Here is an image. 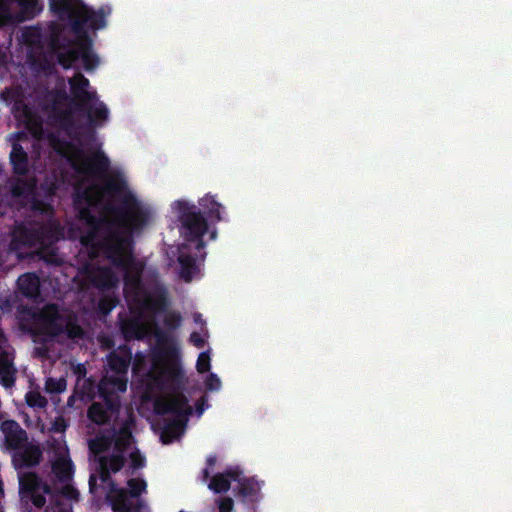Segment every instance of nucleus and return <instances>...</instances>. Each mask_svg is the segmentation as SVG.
Masks as SVG:
<instances>
[{
    "label": "nucleus",
    "instance_id": "f257e3e1",
    "mask_svg": "<svg viewBox=\"0 0 512 512\" xmlns=\"http://www.w3.org/2000/svg\"><path fill=\"white\" fill-rule=\"evenodd\" d=\"M126 196L125 211L109 214L98 224L94 223L88 211H80L81 219L93 230L91 234L82 238V242L94 246L100 236L109 234L103 244V250L109 258L123 266L126 283L134 284L141 266L131 260L128 232L138 228L147 219L148 211L130 192Z\"/></svg>",
    "mask_w": 512,
    "mask_h": 512
},
{
    "label": "nucleus",
    "instance_id": "f03ea898",
    "mask_svg": "<svg viewBox=\"0 0 512 512\" xmlns=\"http://www.w3.org/2000/svg\"><path fill=\"white\" fill-rule=\"evenodd\" d=\"M172 209L181 217L182 221L181 233L186 243L179 250L178 260L181 265V277L189 281L199 270L194 257H191L189 253L203 247L205 235L208 234L210 239H214L215 232L209 231L200 215L190 211L186 201H175L172 204Z\"/></svg>",
    "mask_w": 512,
    "mask_h": 512
},
{
    "label": "nucleus",
    "instance_id": "7ed1b4c3",
    "mask_svg": "<svg viewBox=\"0 0 512 512\" xmlns=\"http://www.w3.org/2000/svg\"><path fill=\"white\" fill-rule=\"evenodd\" d=\"M90 448L97 454L112 450L110 456H104L99 459L101 468L100 480L102 483L107 481L109 471L116 472L121 468L124 455L130 457L135 468L142 466L144 461L139 451L132 444L129 425H125L121 429L114 441L100 437L90 443Z\"/></svg>",
    "mask_w": 512,
    "mask_h": 512
},
{
    "label": "nucleus",
    "instance_id": "20e7f679",
    "mask_svg": "<svg viewBox=\"0 0 512 512\" xmlns=\"http://www.w3.org/2000/svg\"><path fill=\"white\" fill-rule=\"evenodd\" d=\"M71 96L76 106L85 109L93 123H100L107 119L108 110L99 102L94 91L90 89L89 81L77 74L70 80Z\"/></svg>",
    "mask_w": 512,
    "mask_h": 512
},
{
    "label": "nucleus",
    "instance_id": "39448f33",
    "mask_svg": "<svg viewBox=\"0 0 512 512\" xmlns=\"http://www.w3.org/2000/svg\"><path fill=\"white\" fill-rule=\"evenodd\" d=\"M2 430L6 434L7 443L14 449L13 463L16 469L32 466L38 463L40 457L39 449L24 441V432L14 421H7L2 424Z\"/></svg>",
    "mask_w": 512,
    "mask_h": 512
},
{
    "label": "nucleus",
    "instance_id": "423d86ee",
    "mask_svg": "<svg viewBox=\"0 0 512 512\" xmlns=\"http://www.w3.org/2000/svg\"><path fill=\"white\" fill-rule=\"evenodd\" d=\"M158 413H173L176 420L173 424L167 425L161 432V440L168 444L177 439L184 431V418L190 412L184 397L181 394H173L159 399L156 403Z\"/></svg>",
    "mask_w": 512,
    "mask_h": 512
},
{
    "label": "nucleus",
    "instance_id": "0eeeda50",
    "mask_svg": "<svg viewBox=\"0 0 512 512\" xmlns=\"http://www.w3.org/2000/svg\"><path fill=\"white\" fill-rule=\"evenodd\" d=\"M50 5L63 18L73 19L77 24H84L92 29H99L105 25L102 10L92 11L79 0H50Z\"/></svg>",
    "mask_w": 512,
    "mask_h": 512
},
{
    "label": "nucleus",
    "instance_id": "6e6552de",
    "mask_svg": "<svg viewBox=\"0 0 512 512\" xmlns=\"http://www.w3.org/2000/svg\"><path fill=\"white\" fill-rule=\"evenodd\" d=\"M128 364V357L110 356L109 365L110 369L107 371L106 376L100 384V391L105 401L109 405H113L114 395L119 392H124L127 387L126 383V370Z\"/></svg>",
    "mask_w": 512,
    "mask_h": 512
},
{
    "label": "nucleus",
    "instance_id": "1a4fd4ad",
    "mask_svg": "<svg viewBox=\"0 0 512 512\" xmlns=\"http://www.w3.org/2000/svg\"><path fill=\"white\" fill-rule=\"evenodd\" d=\"M130 488V496H128L123 489H117L110 485L107 495L114 512H149L145 505L136 502L132 497L138 496L145 488V482L141 480H130L128 482Z\"/></svg>",
    "mask_w": 512,
    "mask_h": 512
},
{
    "label": "nucleus",
    "instance_id": "9d476101",
    "mask_svg": "<svg viewBox=\"0 0 512 512\" xmlns=\"http://www.w3.org/2000/svg\"><path fill=\"white\" fill-rule=\"evenodd\" d=\"M54 148L64 156H66L72 165L83 173H96L99 169L106 166L107 160L101 153H96L94 158H89L82 150L70 143L57 142Z\"/></svg>",
    "mask_w": 512,
    "mask_h": 512
},
{
    "label": "nucleus",
    "instance_id": "9b49d317",
    "mask_svg": "<svg viewBox=\"0 0 512 512\" xmlns=\"http://www.w3.org/2000/svg\"><path fill=\"white\" fill-rule=\"evenodd\" d=\"M41 10L37 0H0V25L7 20L22 21Z\"/></svg>",
    "mask_w": 512,
    "mask_h": 512
},
{
    "label": "nucleus",
    "instance_id": "f8f14e48",
    "mask_svg": "<svg viewBox=\"0 0 512 512\" xmlns=\"http://www.w3.org/2000/svg\"><path fill=\"white\" fill-rule=\"evenodd\" d=\"M78 59H81L86 70H91L98 64L97 57L86 41L81 42L75 48L67 51V53L59 54V61L65 68L71 67L73 62Z\"/></svg>",
    "mask_w": 512,
    "mask_h": 512
},
{
    "label": "nucleus",
    "instance_id": "ddd939ff",
    "mask_svg": "<svg viewBox=\"0 0 512 512\" xmlns=\"http://www.w3.org/2000/svg\"><path fill=\"white\" fill-rule=\"evenodd\" d=\"M175 373V366L172 361L166 357H157L153 360V367L148 375V385H158L161 383L160 378L164 380L170 379Z\"/></svg>",
    "mask_w": 512,
    "mask_h": 512
},
{
    "label": "nucleus",
    "instance_id": "4468645a",
    "mask_svg": "<svg viewBox=\"0 0 512 512\" xmlns=\"http://www.w3.org/2000/svg\"><path fill=\"white\" fill-rule=\"evenodd\" d=\"M14 372L12 355L9 348L5 346V339L0 333V381L3 386L10 387L13 384Z\"/></svg>",
    "mask_w": 512,
    "mask_h": 512
},
{
    "label": "nucleus",
    "instance_id": "2eb2a0df",
    "mask_svg": "<svg viewBox=\"0 0 512 512\" xmlns=\"http://www.w3.org/2000/svg\"><path fill=\"white\" fill-rule=\"evenodd\" d=\"M103 196V191L96 187H86L82 183L78 188V203L81 204L82 200L87 202L89 205H94Z\"/></svg>",
    "mask_w": 512,
    "mask_h": 512
},
{
    "label": "nucleus",
    "instance_id": "dca6fc26",
    "mask_svg": "<svg viewBox=\"0 0 512 512\" xmlns=\"http://www.w3.org/2000/svg\"><path fill=\"white\" fill-rule=\"evenodd\" d=\"M53 471L61 479H68L70 477L72 465L65 450H63L59 458L54 461Z\"/></svg>",
    "mask_w": 512,
    "mask_h": 512
},
{
    "label": "nucleus",
    "instance_id": "f3484780",
    "mask_svg": "<svg viewBox=\"0 0 512 512\" xmlns=\"http://www.w3.org/2000/svg\"><path fill=\"white\" fill-rule=\"evenodd\" d=\"M19 289L27 296H33L38 292L39 280L33 274H24L18 279Z\"/></svg>",
    "mask_w": 512,
    "mask_h": 512
},
{
    "label": "nucleus",
    "instance_id": "a211bd4d",
    "mask_svg": "<svg viewBox=\"0 0 512 512\" xmlns=\"http://www.w3.org/2000/svg\"><path fill=\"white\" fill-rule=\"evenodd\" d=\"M200 206L203 208L204 212L208 213L210 216H215L217 219H220V209L221 205L217 203L212 196H205L200 200Z\"/></svg>",
    "mask_w": 512,
    "mask_h": 512
},
{
    "label": "nucleus",
    "instance_id": "6ab92c4d",
    "mask_svg": "<svg viewBox=\"0 0 512 512\" xmlns=\"http://www.w3.org/2000/svg\"><path fill=\"white\" fill-rule=\"evenodd\" d=\"M41 320L47 325V332L55 334V330L52 325L58 322L57 309L54 306H48L41 314Z\"/></svg>",
    "mask_w": 512,
    "mask_h": 512
},
{
    "label": "nucleus",
    "instance_id": "aec40b11",
    "mask_svg": "<svg viewBox=\"0 0 512 512\" xmlns=\"http://www.w3.org/2000/svg\"><path fill=\"white\" fill-rule=\"evenodd\" d=\"M11 161L15 170L18 173H23L26 170L25 153L21 147L14 146L11 153Z\"/></svg>",
    "mask_w": 512,
    "mask_h": 512
},
{
    "label": "nucleus",
    "instance_id": "412c9836",
    "mask_svg": "<svg viewBox=\"0 0 512 512\" xmlns=\"http://www.w3.org/2000/svg\"><path fill=\"white\" fill-rule=\"evenodd\" d=\"M19 480L21 488L27 492H36L39 487L38 479L32 473L20 474Z\"/></svg>",
    "mask_w": 512,
    "mask_h": 512
},
{
    "label": "nucleus",
    "instance_id": "4be33fe9",
    "mask_svg": "<svg viewBox=\"0 0 512 512\" xmlns=\"http://www.w3.org/2000/svg\"><path fill=\"white\" fill-rule=\"evenodd\" d=\"M209 488L216 493L225 492L230 488V482L225 475H217L212 479Z\"/></svg>",
    "mask_w": 512,
    "mask_h": 512
},
{
    "label": "nucleus",
    "instance_id": "5701e85b",
    "mask_svg": "<svg viewBox=\"0 0 512 512\" xmlns=\"http://www.w3.org/2000/svg\"><path fill=\"white\" fill-rule=\"evenodd\" d=\"M88 415L89 418L96 423H103L107 418L106 411L98 403H95L90 407Z\"/></svg>",
    "mask_w": 512,
    "mask_h": 512
},
{
    "label": "nucleus",
    "instance_id": "b1692460",
    "mask_svg": "<svg viewBox=\"0 0 512 512\" xmlns=\"http://www.w3.org/2000/svg\"><path fill=\"white\" fill-rule=\"evenodd\" d=\"M26 402L31 407L43 408L46 405V399L38 392L31 390L26 394Z\"/></svg>",
    "mask_w": 512,
    "mask_h": 512
},
{
    "label": "nucleus",
    "instance_id": "393cba45",
    "mask_svg": "<svg viewBox=\"0 0 512 512\" xmlns=\"http://www.w3.org/2000/svg\"><path fill=\"white\" fill-rule=\"evenodd\" d=\"M45 389L48 393H61L66 389V381L63 378L48 379Z\"/></svg>",
    "mask_w": 512,
    "mask_h": 512
},
{
    "label": "nucleus",
    "instance_id": "a878e982",
    "mask_svg": "<svg viewBox=\"0 0 512 512\" xmlns=\"http://www.w3.org/2000/svg\"><path fill=\"white\" fill-rule=\"evenodd\" d=\"M210 355L208 352H203L199 355L197 360V370L204 373L210 369Z\"/></svg>",
    "mask_w": 512,
    "mask_h": 512
},
{
    "label": "nucleus",
    "instance_id": "bb28decb",
    "mask_svg": "<svg viewBox=\"0 0 512 512\" xmlns=\"http://www.w3.org/2000/svg\"><path fill=\"white\" fill-rule=\"evenodd\" d=\"M260 489V484L254 480H247L243 484L242 493L245 495L256 493Z\"/></svg>",
    "mask_w": 512,
    "mask_h": 512
},
{
    "label": "nucleus",
    "instance_id": "cd10ccee",
    "mask_svg": "<svg viewBox=\"0 0 512 512\" xmlns=\"http://www.w3.org/2000/svg\"><path fill=\"white\" fill-rule=\"evenodd\" d=\"M164 299L162 295L149 297L146 299L145 306L150 309H158L163 305Z\"/></svg>",
    "mask_w": 512,
    "mask_h": 512
},
{
    "label": "nucleus",
    "instance_id": "c85d7f7f",
    "mask_svg": "<svg viewBox=\"0 0 512 512\" xmlns=\"http://www.w3.org/2000/svg\"><path fill=\"white\" fill-rule=\"evenodd\" d=\"M207 387L210 390H218L221 386V381L215 374H211L206 380Z\"/></svg>",
    "mask_w": 512,
    "mask_h": 512
},
{
    "label": "nucleus",
    "instance_id": "c756f323",
    "mask_svg": "<svg viewBox=\"0 0 512 512\" xmlns=\"http://www.w3.org/2000/svg\"><path fill=\"white\" fill-rule=\"evenodd\" d=\"M218 508L220 512H230L233 508V501L230 498L221 499L218 502Z\"/></svg>",
    "mask_w": 512,
    "mask_h": 512
},
{
    "label": "nucleus",
    "instance_id": "7c9ffc66",
    "mask_svg": "<svg viewBox=\"0 0 512 512\" xmlns=\"http://www.w3.org/2000/svg\"><path fill=\"white\" fill-rule=\"evenodd\" d=\"M191 342L198 348H201L203 345H204V342H205V338L204 336L198 334V333H193L191 335Z\"/></svg>",
    "mask_w": 512,
    "mask_h": 512
},
{
    "label": "nucleus",
    "instance_id": "2f4dec72",
    "mask_svg": "<svg viewBox=\"0 0 512 512\" xmlns=\"http://www.w3.org/2000/svg\"><path fill=\"white\" fill-rule=\"evenodd\" d=\"M123 186H124V183H123V182H121V183H119V184H117V185H115V184H109V185H108V187H107V193H114V192H118V193L126 194V190H125V189H123V191H121V190H122V188H123Z\"/></svg>",
    "mask_w": 512,
    "mask_h": 512
},
{
    "label": "nucleus",
    "instance_id": "473e14b6",
    "mask_svg": "<svg viewBox=\"0 0 512 512\" xmlns=\"http://www.w3.org/2000/svg\"><path fill=\"white\" fill-rule=\"evenodd\" d=\"M31 500L33 501L34 505L37 507H41L45 503V499L43 496L36 494L35 492H31Z\"/></svg>",
    "mask_w": 512,
    "mask_h": 512
},
{
    "label": "nucleus",
    "instance_id": "72a5a7b5",
    "mask_svg": "<svg viewBox=\"0 0 512 512\" xmlns=\"http://www.w3.org/2000/svg\"><path fill=\"white\" fill-rule=\"evenodd\" d=\"M152 331V325L151 324H147L145 325L144 327H142L141 329H139L135 335L136 337H142L148 333H150Z\"/></svg>",
    "mask_w": 512,
    "mask_h": 512
},
{
    "label": "nucleus",
    "instance_id": "f704fd0d",
    "mask_svg": "<svg viewBox=\"0 0 512 512\" xmlns=\"http://www.w3.org/2000/svg\"><path fill=\"white\" fill-rule=\"evenodd\" d=\"M66 491H67V494L69 497L71 498H76V495H77V492L72 488L70 487L69 485H67L65 487Z\"/></svg>",
    "mask_w": 512,
    "mask_h": 512
},
{
    "label": "nucleus",
    "instance_id": "c9c22d12",
    "mask_svg": "<svg viewBox=\"0 0 512 512\" xmlns=\"http://www.w3.org/2000/svg\"><path fill=\"white\" fill-rule=\"evenodd\" d=\"M79 334H80V329H79V328H75V327H73V328H71V329L69 330V336H71V337H76V336H78Z\"/></svg>",
    "mask_w": 512,
    "mask_h": 512
},
{
    "label": "nucleus",
    "instance_id": "e433bc0d",
    "mask_svg": "<svg viewBox=\"0 0 512 512\" xmlns=\"http://www.w3.org/2000/svg\"><path fill=\"white\" fill-rule=\"evenodd\" d=\"M90 482H91L92 486L96 485L97 478L96 477H91Z\"/></svg>",
    "mask_w": 512,
    "mask_h": 512
},
{
    "label": "nucleus",
    "instance_id": "4c0bfd02",
    "mask_svg": "<svg viewBox=\"0 0 512 512\" xmlns=\"http://www.w3.org/2000/svg\"><path fill=\"white\" fill-rule=\"evenodd\" d=\"M230 476L234 477L236 479L237 472L229 473Z\"/></svg>",
    "mask_w": 512,
    "mask_h": 512
},
{
    "label": "nucleus",
    "instance_id": "58836bf2",
    "mask_svg": "<svg viewBox=\"0 0 512 512\" xmlns=\"http://www.w3.org/2000/svg\"><path fill=\"white\" fill-rule=\"evenodd\" d=\"M103 285H111V282L103 283Z\"/></svg>",
    "mask_w": 512,
    "mask_h": 512
}]
</instances>
